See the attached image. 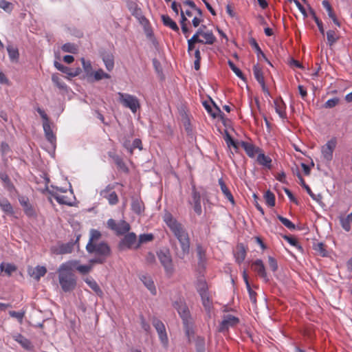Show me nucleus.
Wrapping results in <instances>:
<instances>
[{"mask_svg":"<svg viewBox=\"0 0 352 352\" xmlns=\"http://www.w3.org/2000/svg\"><path fill=\"white\" fill-rule=\"evenodd\" d=\"M239 318L232 316L227 315L224 316L222 322L220 324L219 331H223L228 329L230 327H233L239 323Z\"/></svg>","mask_w":352,"mask_h":352,"instance_id":"f3484780","label":"nucleus"},{"mask_svg":"<svg viewBox=\"0 0 352 352\" xmlns=\"http://www.w3.org/2000/svg\"><path fill=\"white\" fill-rule=\"evenodd\" d=\"M253 73H254L255 78L256 79V80L258 82V83L262 87L263 91L264 92L268 93V90L265 86L262 69L258 65H254Z\"/></svg>","mask_w":352,"mask_h":352,"instance_id":"aec40b11","label":"nucleus"},{"mask_svg":"<svg viewBox=\"0 0 352 352\" xmlns=\"http://www.w3.org/2000/svg\"><path fill=\"white\" fill-rule=\"evenodd\" d=\"M0 8L7 12H11L13 10V5L6 0H0Z\"/></svg>","mask_w":352,"mask_h":352,"instance_id":"bf43d9fd","label":"nucleus"},{"mask_svg":"<svg viewBox=\"0 0 352 352\" xmlns=\"http://www.w3.org/2000/svg\"><path fill=\"white\" fill-rule=\"evenodd\" d=\"M85 282L97 295L99 296H102L103 292L95 280H94L92 278H86L85 279Z\"/></svg>","mask_w":352,"mask_h":352,"instance_id":"2f4dec72","label":"nucleus"},{"mask_svg":"<svg viewBox=\"0 0 352 352\" xmlns=\"http://www.w3.org/2000/svg\"><path fill=\"white\" fill-rule=\"evenodd\" d=\"M163 221L178 240L181 247V252L177 255L180 258H184L190 252V242L188 232L184 226L169 212L164 213Z\"/></svg>","mask_w":352,"mask_h":352,"instance_id":"f257e3e1","label":"nucleus"},{"mask_svg":"<svg viewBox=\"0 0 352 352\" xmlns=\"http://www.w3.org/2000/svg\"><path fill=\"white\" fill-rule=\"evenodd\" d=\"M197 290L200 296L208 294L207 283L205 281H199L197 285Z\"/></svg>","mask_w":352,"mask_h":352,"instance_id":"603ef678","label":"nucleus"},{"mask_svg":"<svg viewBox=\"0 0 352 352\" xmlns=\"http://www.w3.org/2000/svg\"><path fill=\"white\" fill-rule=\"evenodd\" d=\"M49 193L58 204L67 206L72 205V192H67V190L56 188V190H50Z\"/></svg>","mask_w":352,"mask_h":352,"instance_id":"423d86ee","label":"nucleus"},{"mask_svg":"<svg viewBox=\"0 0 352 352\" xmlns=\"http://www.w3.org/2000/svg\"><path fill=\"white\" fill-rule=\"evenodd\" d=\"M256 162L258 163V164L264 166L265 168L268 169L272 168V159L263 153L260 152L258 153L256 158Z\"/></svg>","mask_w":352,"mask_h":352,"instance_id":"cd10ccee","label":"nucleus"},{"mask_svg":"<svg viewBox=\"0 0 352 352\" xmlns=\"http://www.w3.org/2000/svg\"><path fill=\"white\" fill-rule=\"evenodd\" d=\"M234 254L236 261L239 264L243 263L246 256V250L245 246L242 243L238 244Z\"/></svg>","mask_w":352,"mask_h":352,"instance_id":"393cba45","label":"nucleus"},{"mask_svg":"<svg viewBox=\"0 0 352 352\" xmlns=\"http://www.w3.org/2000/svg\"><path fill=\"white\" fill-rule=\"evenodd\" d=\"M129 9L131 11V14L137 19L142 25L146 27L148 24V21L143 15L142 10L135 3H131Z\"/></svg>","mask_w":352,"mask_h":352,"instance_id":"4468645a","label":"nucleus"},{"mask_svg":"<svg viewBox=\"0 0 352 352\" xmlns=\"http://www.w3.org/2000/svg\"><path fill=\"white\" fill-rule=\"evenodd\" d=\"M96 81H99L102 79H109L111 78V76L104 72L102 69H99L96 72H93L92 76Z\"/></svg>","mask_w":352,"mask_h":352,"instance_id":"ea45409f","label":"nucleus"},{"mask_svg":"<svg viewBox=\"0 0 352 352\" xmlns=\"http://www.w3.org/2000/svg\"><path fill=\"white\" fill-rule=\"evenodd\" d=\"M264 198L268 206L273 207L275 205V196L270 190L265 192Z\"/></svg>","mask_w":352,"mask_h":352,"instance_id":"c03bdc74","label":"nucleus"},{"mask_svg":"<svg viewBox=\"0 0 352 352\" xmlns=\"http://www.w3.org/2000/svg\"><path fill=\"white\" fill-rule=\"evenodd\" d=\"M138 241L136 234L134 232H129L126 234L121 240L119 243V248L121 250L124 248L137 250L138 249V248H136Z\"/></svg>","mask_w":352,"mask_h":352,"instance_id":"9b49d317","label":"nucleus"},{"mask_svg":"<svg viewBox=\"0 0 352 352\" xmlns=\"http://www.w3.org/2000/svg\"><path fill=\"white\" fill-rule=\"evenodd\" d=\"M23 209V211L26 216L30 218H36L37 213L35 208L32 206L31 204L28 206H25Z\"/></svg>","mask_w":352,"mask_h":352,"instance_id":"de8ad7c7","label":"nucleus"},{"mask_svg":"<svg viewBox=\"0 0 352 352\" xmlns=\"http://www.w3.org/2000/svg\"><path fill=\"white\" fill-rule=\"evenodd\" d=\"M241 146L245 150L246 154L248 157L253 158L255 157L256 154H258L261 150L260 148L254 146L253 144L242 141L240 142Z\"/></svg>","mask_w":352,"mask_h":352,"instance_id":"a211bd4d","label":"nucleus"},{"mask_svg":"<svg viewBox=\"0 0 352 352\" xmlns=\"http://www.w3.org/2000/svg\"><path fill=\"white\" fill-rule=\"evenodd\" d=\"M174 308L177 311L179 315L183 320L186 328V333H189L188 322L190 319V311L184 300L179 299L173 302Z\"/></svg>","mask_w":352,"mask_h":352,"instance_id":"39448f33","label":"nucleus"},{"mask_svg":"<svg viewBox=\"0 0 352 352\" xmlns=\"http://www.w3.org/2000/svg\"><path fill=\"white\" fill-rule=\"evenodd\" d=\"M0 270L2 272L10 276L16 270V267L14 264L1 263L0 265Z\"/></svg>","mask_w":352,"mask_h":352,"instance_id":"58836bf2","label":"nucleus"},{"mask_svg":"<svg viewBox=\"0 0 352 352\" xmlns=\"http://www.w3.org/2000/svg\"><path fill=\"white\" fill-rule=\"evenodd\" d=\"M72 249H73V245L72 243H68L61 244L58 247L57 253L60 254L71 253L72 251Z\"/></svg>","mask_w":352,"mask_h":352,"instance_id":"a18cd8bd","label":"nucleus"},{"mask_svg":"<svg viewBox=\"0 0 352 352\" xmlns=\"http://www.w3.org/2000/svg\"><path fill=\"white\" fill-rule=\"evenodd\" d=\"M162 20L165 26L170 28L175 32H179V29L177 23L168 15H162Z\"/></svg>","mask_w":352,"mask_h":352,"instance_id":"f704fd0d","label":"nucleus"},{"mask_svg":"<svg viewBox=\"0 0 352 352\" xmlns=\"http://www.w3.org/2000/svg\"><path fill=\"white\" fill-rule=\"evenodd\" d=\"M338 102H339V99L337 98H333L329 99L325 102L324 107L329 108V109L333 108V107H336V105L338 103Z\"/></svg>","mask_w":352,"mask_h":352,"instance_id":"338daca9","label":"nucleus"},{"mask_svg":"<svg viewBox=\"0 0 352 352\" xmlns=\"http://www.w3.org/2000/svg\"><path fill=\"white\" fill-rule=\"evenodd\" d=\"M47 273V269L44 266L38 265L35 267H30L28 269L29 275L36 281H38L40 278L45 275Z\"/></svg>","mask_w":352,"mask_h":352,"instance_id":"6ab92c4d","label":"nucleus"},{"mask_svg":"<svg viewBox=\"0 0 352 352\" xmlns=\"http://www.w3.org/2000/svg\"><path fill=\"white\" fill-rule=\"evenodd\" d=\"M101 236L100 232L97 230L92 229L90 232V238L88 243L95 244L96 241H98Z\"/></svg>","mask_w":352,"mask_h":352,"instance_id":"6e6d98bb","label":"nucleus"},{"mask_svg":"<svg viewBox=\"0 0 352 352\" xmlns=\"http://www.w3.org/2000/svg\"><path fill=\"white\" fill-rule=\"evenodd\" d=\"M201 298L202 305L204 307L206 311L210 313L212 309V301L210 299L209 294H204L200 296Z\"/></svg>","mask_w":352,"mask_h":352,"instance_id":"e433bc0d","label":"nucleus"},{"mask_svg":"<svg viewBox=\"0 0 352 352\" xmlns=\"http://www.w3.org/2000/svg\"><path fill=\"white\" fill-rule=\"evenodd\" d=\"M219 184L220 186L221 192L224 195L225 197L232 204H234V199L232 196L230 190L227 187L226 183L224 182L222 178L219 179L218 180Z\"/></svg>","mask_w":352,"mask_h":352,"instance_id":"a878e982","label":"nucleus"},{"mask_svg":"<svg viewBox=\"0 0 352 352\" xmlns=\"http://www.w3.org/2000/svg\"><path fill=\"white\" fill-rule=\"evenodd\" d=\"M201 102L206 110H212V105L214 107L215 110H221L220 107L217 106L210 98L203 100Z\"/></svg>","mask_w":352,"mask_h":352,"instance_id":"3c124183","label":"nucleus"},{"mask_svg":"<svg viewBox=\"0 0 352 352\" xmlns=\"http://www.w3.org/2000/svg\"><path fill=\"white\" fill-rule=\"evenodd\" d=\"M268 264H269L270 268L273 272H276L278 270V263H277L276 260L274 257H272V256L268 257Z\"/></svg>","mask_w":352,"mask_h":352,"instance_id":"69168bd1","label":"nucleus"},{"mask_svg":"<svg viewBox=\"0 0 352 352\" xmlns=\"http://www.w3.org/2000/svg\"><path fill=\"white\" fill-rule=\"evenodd\" d=\"M14 340L19 343L24 349H29L32 344L30 341L20 333H17L13 336Z\"/></svg>","mask_w":352,"mask_h":352,"instance_id":"72a5a7b5","label":"nucleus"},{"mask_svg":"<svg viewBox=\"0 0 352 352\" xmlns=\"http://www.w3.org/2000/svg\"><path fill=\"white\" fill-rule=\"evenodd\" d=\"M0 179L3 183L4 188L10 192H16V189L10 180L9 176L6 173L0 174Z\"/></svg>","mask_w":352,"mask_h":352,"instance_id":"bb28decb","label":"nucleus"},{"mask_svg":"<svg viewBox=\"0 0 352 352\" xmlns=\"http://www.w3.org/2000/svg\"><path fill=\"white\" fill-rule=\"evenodd\" d=\"M197 254L199 259V264L204 265L206 261V251L201 245H197Z\"/></svg>","mask_w":352,"mask_h":352,"instance_id":"37998d69","label":"nucleus"},{"mask_svg":"<svg viewBox=\"0 0 352 352\" xmlns=\"http://www.w3.org/2000/svg\"><path fill=\"white\" fill-rule=\"evenodd\" d=\"M210 116L213 118H218V120L226 127V129L231 128V121L225 117L223 111H208Z\"/></svg>","mask_w":352,"mask_h":352,"instance_id":"412c9836","label":"nucleus"},{"mask_svg":"<svg viewBox=\"0 0 352 352\" xmlns=\"http://www.w3.org/2000/svg\"><path fill=\"white\" fill-rule=\"evenodd\" d=\"M0 208L8 215H12L14 213L12 204L6 197H0Z\"/></svg>","mask_w":352,"mask_h":352,"instance_id":"b1692460","label":"nucleus"},{"mask_svg":"<svg viewBox=\"0 0 352 352\" xmlns=\"http://www.w3.org/2000/svg\"><path fill=\"white\" fill-rule=\"evenodd\" d=\"M61 49L64 52H68L71 54H76L78 52L77 45L71 43H65L61 47Z\"/></svg>","mask_w":352,"mask_h":352,"instance_id":"79ce46f5","label":"nucleus"},{"mask_svg":"<svg viewBox=\"0 0 352 352\" xmlns=\"http://www.w3.org/2000/svg\"><path fill=\"white\" fill-rule=\"evenodd\" d=\"M7 51H8L10 61L12 63H17L19 61V53L18 48L16 47H14L12 45H8L7 46Z\"/></svg>","mask_w":352,"mask_h":352,"instance_id":"c756f323","label":"nucleus"},{"mask_svg":"<svg viewBox=\"0 0 352 352\" xmlns=\"http://www.w3.org/2000/svg\"><path fill=\"white\" fill-rule=\"evenodd\" d=\"M251 267L265 282H267L269 280L268 276L266 273L265 267L264 265L263 262L261 259H257L255 261H254L251 265Z\"/></svg>","mask_w":352,"mask_h":352,"instance_id":"dca6fc26","label":"nucleus"},{"mask_svg":"<svg viewBox=\"0 0 352 352\" xmlns=\"http://www.w3.org/2000/svg\"><path fill=\"white\" fill-rule=\"evenodd\" d=\"M135 148H138L140 150L142 149L141 140L137 138L133 140V144L130 147V154L133 153V151Z\"/></svg>","mask_w":352,"mask_h":352,"instance_id":"0e129e2a","label":"nucleus"},{"mask_svg":"<svg viewBox=\"0 0 352 352\" xmlns=\"http://www.w3.org/2000/svg\"><path fill=\"white\" fill-rule=\"evenodd\" d=\"M67 262H75L74 269H76L82 274H87L92 270L91 265H80L79 261L77 260H71Z\"/></svg>","mask_w":352,"mask_h":352,"instance_id":"7c9ffc66","label":"nucleus"},{"mask_svg":"<svg viewBox=\"0 0 352 352\" xmlns=\"http://www.w3.org/2000/svg\"><path fill=\"white\" fill-rule=\"evenodd\" d=\"M223 135V139L228 146V147L230 148L232 146L235 151H236L239 149V144L240 143L236 142L230 135L228 129H224L223 132L222 133Z\"/></svg>","mask_w":352,"mask_h":352,"instance_id":"c85d7f7f","label":"nucleus"},{"mask_svg":"<svg viewBox=\"0 0 352 352\" xmlns=\"http://www.w3.org/2000/svg\"><path fill=\"white\" fill-rule=\"evenodd\" d=\"M250 44L252 46V47L255 50L258 58H259L262 57L267 61V59L265 54L262 52L261 47H259L258 44L257 43V42L256 41V40L254 38H252L251 40Z\"/></svg>","mask_w":352,"mask_h":352,"instance_id":"49530a36","label":"nucleus"},{"mask_svg":"<svg viewBox=\"0 0 352 352\" xmlns=\"http://www.w3.org/2000/svg\"><path fill=\"white\" fill-rule=\"evenodd\" d=\"M42 119V125L46 140L53 146H56V136L54 132L56 124L49 118L45 111H38Z\"/></svg>","mask_w":352,"mask_h":352,"instance_id":"7ed1b4c3","label":"nucleus"},{"mask_svg":"<svg viewBox=\"0 0 352 352\" xmlns=\"http://www.w3.org/2000/svg\"><path fill=\"white\" fill-rule=\"evenodd\" d=\"M115 162L116 164V165L118 166V167L120 169H122V170L125 171V172H127L128 171V168L126 167V164H124V162H123V160L118 156H116L115 158Z\"/></svg>","mask_w":352,"mask_h":352,"instance_id":"e2e57ef3","label":"nucleus"},{"mask_svg":"<svg viewBox=\"0 0 352 352\" xmlns=\"http://www.w3.org/2000/svg\"><path fill=\"white\" fill-rule=\"evenodd\" d=\"M82 68L88 77L92 76V65L90 60H86L85 58L80 59Z\"/></svg>","mask_w":352,"mask_h":352,"instance_id":"a19ab883","label":"nucleus"},{"mask_svg":"<svg viewBox=\"0 0 352 352\" xmlns=\"http://www.w3.org/2000/svg\"><path fill=\"white\" fill-rule=\"evenodd\" d=\"M190 204L193 206V210L197 215H201L202 208L201 205V195L195 186L192 190V201Z\"/></svg>","mask_w":352,"mask_h":352,"instance_id":"2eb2a0df","label":"nucleus"},{"mask_svg":"<svg viewBox=\"0 0 352 352\" xmlns=\"http://www.w3.org/2000/svg\"><path fill=\"white\" fill-rule=\"evenodd\" d=\"M151 322L157 332L162 344L164 348H167L168 345V338L164 324L156 317H153L151 319Z\"/></svg>","mask_w":352,"mask_h":352,"instance_id":"6e6552de","label":"nucleus"},{"mask_svg":"<svg viewBox=\"0 0 352 352\" xmlns=\"http://www.w3.org/2000/svg\"><path fill=\"white\" fill-rule=\"evenodd\" d=\"M337 144L336 138H331L321 148V152L323 158L329 162L333 159V153Z\"/></svg>","mask_w":352,"mask_h":352,"instance_id":"ddd939ff","label":"nucleus"},{"mask_svg":"<svg viewBox=\"0 0 352 352\" xmlns=\"http://www.w3.org/2000/svg\"><path fill=\"white\" fill-rule=\"evenodd\" d=\"M342 228L346 231L351 230V223L352 222V212L345 217H341L340 219Z\"/></svg>","mask_w":352,"mask_h":352,"instance_id":"c9c22d12","label":"nucleus"},{"mask_svg":"<svg viewBox=\"0 0 352 352\" xmlns=\"http://www.w3.org/2000/svg\"><path fill=\"white\" fill-rule=\"evenodd\" d=\"M307 191V192L309 194V195L315 201H319L322 199V196L320 195H316L310 188L309 186H305V188Z\"/></svg>","mask_w":352,"mask_h":352,"instance_id":"774afa93","label":"nucleus"},{"mask_svg":"<svg viewBox=\"0 0 352 352\" xmlns=\"http://www.w3.org/2000/svg\"><path fill=\"white\" fill-rule=\"evenodd\" d=\"M157 256L166 274L170 277L175 272V267L169 250H160L157 252Z\"/></svg>","mask_w":352,"mask_h":352,"instance_id":"20e7f679","label":"nucleus"},{"mask_svg":"<svg viewBox=\"0 0 352 352\" xmlns=\"http://www.w3.org/2000/svg\"><path fill=\"white\" fill-rule=\"evenodd\" d=\"M228 65L230 69L233 71V72L240 78H243V75L242 72L234 64V63L231 60L228 61Z\"/></svg>","mask_w":352,"mask_h":352,"instance_id":"680f3d73","label":"nucleus"},{"mask_svg":"<svg viewBox=\"0 0 352 352\" xmlns=\"http://www.w3.org/2000/svg\"><path fill=\"white\" fill-rule=\"evenodd\" d=\"M75 262L62 263L58 270V282L65 292L73 291L76 287V278L73 272Z\"/></svg>","mask_w":352,"mask_h":352,"instance_id":"f03ea898","label":"nucleus"},{"mask_svg":"<svg viewBox=\"0 0 352 352\" xmlns=\"http://www.w3.org/2000/svg\"><path fill=\"white\" fill-rule=\"evenodd\" d=\"M9 315L12 318H16L17 320L19 321V322L20 324H22L23 321V318L25 315V311H24V310H22L21 311H10Z\"/></svg>","mask_w":352,"mask_h":352,"instance_id":"09e8293b","label":"nucleus"},{"mask_svg":"<svg viewBox=\"0 0 352 352\" xmlns=\"http://www.w3.org/2000/svg\"><path fill=\"white\" fill-rule=\"evenodd\" d=\"M113 185L109 184L100 192V196L107 199L109 204L111 206L116 205L119 201V199L116 192L113 190Z\"/></svg>","mask_w":352,"mask_h":352,"instance_id":"f8f14e48","label":"nucleus"},{"mask_svg":"<svg viewBox=\"0 0 352 352\" xmlns=\"http://www.w3.org/2000/svg\"><path fill=\"white\" fill-rule=\"evenodd\" d=\"M277 218L289 230H293L296 228L295 225L288 219L281 215H277Z\"/></svg>","mask_w":352,"mask_h":352,"instance_id":"8fccbe9b","label":"nucleus"},{"mask_svg":"<svg viewBox=\"0 0 352 352\" xmlns=\"http://www.w3.org/2000/svg\"><path fill=\"white\" fill-rule=\"evenodd\" d=\"M322 6L327 10V11L328 12V16L329 18H331L332 19L333 23L336 25L340 27V23L338 21V19L336 18L335 14L333 13L331 6L330 3H329V1H327L326 0L323 1Z\"/></svg>","mask_w":352,"mask_h":352,"instance_id":"473e14b6","label":"nucleus"},{"mask_svg":"<svg viewBox=\"0 0 352 352\" xmlns=\"http://www.w3.org/2000/svg\"><path fill=\"white\" fill-rule=\"evenodd\" d=\"M86 250L89 253H94L97 256L105 258V259L111 254V249L109 246L104 242L95 244L87 243L86 245Z\"/></svg>","mask_w":352,"mask_h":352,"instance_id":"0eeeda50","label":"nucleus"},{"mask_svg":"<svg viewBox=\"0 0 352 352\" xmlns=\"http://www.w3.org/2000/svg\"><path fill=\"white\" fill-rule=\"evenodd\" d=\"M107 226L108 228L113 230L117 235L125 234L131 229L129 223H128L126 221H120L119 222H116L113 219H109L107 221Z\"/></svg>","mask_w":352,"mask_h":352,"instance_id":"9d476101","label":"nucleus"},{"mask_svg":"<svg viewBox=\"0 0 352 352\" xmlns=\"http://www.w3.org/2000/svg\"><path fill=\"white\" fill-rule=\"evenodd\" d=\"M120 102L126 108L131 110H137L140 109V102L138 98L129 94L118 93Z\"/></svg>","mask_w":352,"mask_h":352,"instance_id":"1a4fd4ad","label":"nucleus"},{"mask_svg":"<svg viewBox=\"0 0 352 352\" xmlns=\"http://www.w3.org/2000/svg\"><path fill=\"white\" fill-rule=\"evenodd\" d=\"M154 239V236L153 234H142L139 236V238L138 239V245L136 248H140V246L148 242L152 241Z\"/></svg>","mask_w":352,"mask_h":352,"instance_id":"4c0bfd02","label":"nucleus"},{"mask_svg":"<svg viewBox=\"0 0 352 352\" xmlns=\"http://www.w3.org/2000/svg\"><path fill=\"white\" fill-rule=\"evenodd\" d=\"M203 37L205 38V43L212 45L214 43L216 38L212 31H208L203 34Z\"/></svg>","mask_w":352,"mask_h":352,"instance_id":"4d7b16f0","label":"nucleus"},{"mask_svg":"<svg viewBox=\"0 0 352 352\" xmlns=\"http://www.w3.org/2000/svg\"><path fill=\"white\" fill-rule=\"evenodd\" d=\"M314 250L322 256H325L327 255V250L322 243H318L315 244Z\"/></svg>","mask_w":352,"mask_h":352,"instance_id":"052dcab7","label":"nucleus"},{"mask_svg":"<svg viewBox=\"0 0 352 352\" xmlns=\"http://www.w3.org/2000/svg\"><path fill=\"white\" fill-rule=\"evenodd\" d=\"M104 65L108 71H111L114 67V60L112 56H107L102 58Z\"/></svg>","mask_w":352,"mask_h":352,"instance_id":"5fc2aeb1","label":"nucleus"},{"mask_svg":"<svg viewBox=\"0 0 352 352\" xmlns=\"http://www.w3.org/2000/svg\"><path fill=\"white\" fill-rule=\"evenodd\" d=\"M327 38L329 45H332L338 41V36L334 30H329L327 32Z\"/></svg>","mask_w":352,"mask_h":352,"instance_id":"864d4df0","label":"nucleus"},{"mask_svg":"<svg viewBox=\"0 0 352 352\" xmlns=\"http://www.w3.org/2000/svg\"><path fill=\"white\" fill-rule=\"evenodd\" d=\"M140 279L153 295L156 294V287L151 276L147 275H141L140 276Z\"/></svg>","mask_w":352,"mask_h":352,"instance_id":"4be33fe9","label":"nucleus"},{"mask_svg":"<svg viewBox=\"0 0 352 352\" xmlns=\"http://www.w3.org/2000/svg\"><path fill=\"white\" fill-rule=\"evenodd\" d=\"M52 82L60 89H66L67 85L61 80L58 75L54 74L52 77Z\"/></svg>","mask_w":352,"mask_h":352,"instance_id":"13d9d810","label":"nucleus"},{"mask_svg":"<svg viewBox=\"0 0 352 352\" xmlns=\"http://www.w3.org/2000/svg\"><path fill=\"white\" fill-rule=\"evenodd\" d=\"M131 210L137 214H141L144 211V204L138 197H133L131 200Z\"/></svg>","mask_w":352,"mask_h":352,"instance_id":"5701e85b","label":"nucleus"}]
</instances>
